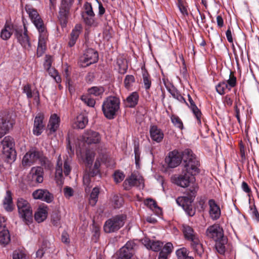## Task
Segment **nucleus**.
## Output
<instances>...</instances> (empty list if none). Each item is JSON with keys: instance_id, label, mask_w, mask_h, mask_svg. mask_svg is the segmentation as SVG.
Returning a JSON list of instances; mask_svg holds the SVG:
<instances>
[{"instance_id": "obj_15", "label": "nucleus", "mask_w": 259, "mask_h": 259, "mask_svg": "<svg viewBox=\"0 0 259 259\" xmlns=\"http://www.w3.org/2000/svg\"><path fill=\"white\" fill-rule=\"evenodd\" d=\"M41 152L35 149H31L24 156L22 159V165L28 167L37 161L41 157Z\"/></svg>"}, {"instance_id": "obj_22", "label": "nucleus", "mask_w": 259, "mask_h": 259, "mask_svg": "<svg viewBox=\"0 0 259 259\" xmlns=\"http://www.w3.org/2000/svg\"><path fill=\"white\" fill-rule=\"evenodd\" d=\"M43 173V169L41 167H33L31 168L28 177L32 182L41 183L44 180Z\"/></svg>"}, {"instance_id": "obj_27", "label": "nucleus", "mask_w": 259, "mask_h": 259, "mask_svg": "<svg viewBox=\"0 0 259 259\" xmlns=\"http://www.w3.org/2000/svg\"><path fill=\"white\" fill-rule=\"evenodd\" d=\"M150 135L152 140L157 143L160 142L164 137L163 133L161 130L155 125L150 127Z\"/></svg>"}, {"instance_id": "obj_17", "label": "nucleus", "mask_w": 259, "mask_h": 259, "mask_svg": "<svg viewBox=\"0 0 259 259\" xmlns=\"http://www.w3.org/2000/svg\"><path fill=\"white\" fill-rule=\"evenodd\" d=\"M3 152L10 159H14L15 156V151L13 149L14 140L10 136L5 137L2 142Z\"/></svg>"}, {"instance_id": "obj_51", "label": "nucleus", "mask_w": 259, "mask_h": 259, "mask_svg": "<svg viewBox=\"0 0 259 259\" xmlns=\"http://www.w3.org/2000/svg\"><path fill=\"white\" fill-rule=\"evenodd\" d=\"M100 166V161L98 159H97L95 162L93 168L89 171L91 172V175L92 177L97 176L99 173V168Z\"/></svg>"}, {"instance_id": "obj_20", "label": "nucleus", "mask_w": 259, "mask_h": 259, "mask_svg": "<svg viewBox=\"0 0 259 259\" xmlns=\"http://www.w3.org/2000/svg\"><path fill=\"white\" fill-rule=\"evenodd\" d=\"M174 181L177 185L185 188L188 187L190 183H193L195 179L194 177L188 175V174H185L182 170V174L175 178Z\"/></svg>"}, {"instance_id": "obj_4", "label": "nucleus", "mask_w": 259, "mask_h": 259, "mask_svg": "<svg viewBox=\"0 0 259 259\" xmlns=\"http://www.w3.org/2000/svg\"><path fill=\"white\" fill-rule=\"evenodd\" d=\"M182 228L185 238L191 241V246L193 251L200 256L203 253V248L193 229L186 224L182 225Z\"/></svg>"}, {"instance_id": "obj_55", "label": "nucleus", "mask_w": 259, "mask_h": 259, "mask_svg": "<svg viewBox=\"0 0 259 259\" xmlns=\"http://www.w3.org/2000/svg\"><path fill=\"white\" fill-rule=\"evenodd\" d=\"M134 152H135V163L137 166L139 165V161L140 160V152L139 147L138 146H135L134 148Z\"/></svg>"}, {"instance_id": "obj_63", "label": "nucleus", "mask_w": 259, "mask_h": 259, "mask_svg": "<svg viewBox=\"0 0 259 259\" xmlns=\"http://www.w3.org/2000/svg\"><path fill=\"white\" fill-rule=\"evenodd\" d=\"M178 7L179 8L180 11L184 15H188V11L187 8L183 5L182 3H179L178 4Z\"/></svg>"}, {"instance_id": "obj_59", "label": "nucleus", "mask_w": 259, "mask_h": 259, "mask_svg": "<svg viewBox=\"0 0 259 259\" xmlns=\"http://www.w3.org/2000/svg\"><path fill=\"white\" fill-rule=\"evenodd\" d=\"M8 230L6 227V219L2 215H0V231Z\"/></svg>"}, {"instance_id": "obj_42", "label": "nucleus", "mask_w": 259, "mask_h": 259, "mask_svg": "<svg viewBox=\"0 0 259 259\" xmlns=\"http://www.w3.org/2000/svg\"><path fill=\"white\" fill-rule=\"evenodd\" d=\"M117 63L119 66V72L121 74L126 72L127 69V64L126 60L118 59Z\"/></svg>"}, {"instance_id": "obj_19", "label": "nucleus", "mask_w": 259, "mask_h": 259, "mask_svg": "<svg viewBox=\"0 0 259 259\" xmlns=\"http://www.w3.org/2000/svg\"><path fill=\"white\" fill-rule=\"evenodd\" d=\"M82 139L88 144H96L100 143L101 137L98 132L88 130L84 132Z\"/></svg>"}, {"instance_id": "obj_43", "label": "nucleus", "mask_w": 259, "mask_h": 259, "mask_svg": "<svg viewBox=\"0 0 259 259\" xmlns=\"http://www.w3.org/2000/svg\"><path fill=\"white\" fill-rule=\"evenodd\" d=\"M40 157L38 160L40 161L41 165L46 168H50L52 166L51 161L44 155L42 152H41Z\"/></svg>"}, {"instance_id": "obj_7", "label": "nucleus", "mask_w": 259, "mask_h": 259, "mask_svg": "<svg viewBox=\"0 0 259 259\" xmlns=\"http://www.w3.org/2000/svg\"><path fill=\"white\" fill-rule=\"evenodd\" d=\"M70 162V157L67 156L66 158L64 157L62 160L60 156L58 157L55 175V177L58 181L61 182L63 177V171L66 176L69 174L71 170Z\"/></svg>"}, {"instance_id": "obj_61", "label": "nucleus", "mask_w": 259, "mask_h": 259, "mask_svg": "<svg viewBox=\"0 0 259 259\" xmlns=\"http://www.w3.org/2000/svg\"><path fill=\"white\" fill-rule=\"evenodd\" d=\"M113 201L116 207H119L122 205L123 200L122 198L118 196H114L113 197Z\"/></svg>"}, {"instance_id": "obj_18", "label": "nucleus", "mask_w": 259, "mask_h": 259, "mask_svg": "<svg viewBox=\"0 0 259 259\" xmlns=\"http://www.w3.org/2000/svg\"><path fill=\"white\" fill-rule=\"evenodd\" d=\"M136 244L133 241H128L119 250V254L117 259H134L133 257V249Z\"/></svg>"}, {"instance_id": "obj_16", "label": "nucleus", "mask_w": 259, "mask_h": 259, "mask_svg": "<svg viewBox=\"0 0 259 259\" xmlns=\"http://www.w3.org/2000/svg\"><path fill=\"white\" fill-rule=\"evenodd\" d=\"M182 158L183 154L182 155L178 150H175L168 153L165 161L169 167L174 168L181 163Z\"/></svg>"}, {"instance_id": "obj_38", "label": "nucleus", "mask_w": 259, "mask_h": 259, "mask_svg": "<svg viewBox=\"0 0 259 259\" xmlns=\"http://www.w3.org/2000/svg\"><path fill=\"white\" fill-rule=\"evenodd\" d=\"M99 192V188L98 187H95L93 189L89 199V203L91 205L94 206L96 204L98 201Z\"/></svg>"}, {"instance_id": "obj_14", "label": "nucleus", "mask_w": 259, "mask_h": 259, "mask_svg": "<svg viewBox=\"0 0 259 259\" xmlns=\"http://www.w3.org/2000/svg\"><path fill=\"white\" fill-rule=\"evenodd\" d=\"M205 235L208 238L212 239L214 241L221 239L224 241V231L219 224H214L209 226L206 230Z\"/></svg>"}, {"instance_id": "obj_3", "label": "nucleus", "mask_w": 259, "mask_h": 259, "mask_svg": "<svg viewBox=\"0 0 259 259\" xmlns=\"http://www.w3.org/2000/svg\"><path fill=\"white\" fill-rule=\"evenodd\" d=\"M120 100L115 96H109L103 101L102 109L104 116L109 119L114 118L120 109Z\"/></svg>"}, {"instance_id": "obj_5", "label": "nucleus", "mask_w": 259, "mask_h": 259, "mask_svg": "<svg viewBox=\"0 0 259 259\" xmlns=\"http://www.w3.org/2000/svg\"><path fill=\"white\" fill-rule=\"evenodd\" d=\"M197 189V186H195L192 189H190V193H188L187 196L179 197L176 199L177 203L182 206L189 216H193L195 213L192 203L195 196Z\"/></svg>"}, {"instance_id": "obj_62", "label": "nucleus", "mask_w": 259, "mask_h": 259, "mask_svg": "<svg viewBox=\"0 0 259 259\" xmlns=\"http://www.w3.org/2000/svg\"><path fill=\"white\" fill-rule=\"evenodd\" d=\"M146 203L151 208H155L157 207L156 202L152 199H147Z\"/></svg>"}, {"instance_id": "obj_52", "label": "nucleus", "mask_w": 259, "mask_h": 259, "mask_svg": "<svg viewBox=\"0 0 259 259\" xmlns=\"http://www.w3.org/2000/svg\"><path fill=\"white\" fill-rule=\"evenodd\" d=\"M135 82V77L132 75H127L125 76L124 83L126 88L128 89Z\"/></svg>"}, {"instance_id": "obj_47", "label": "nucleus", "mask_w": 259, "mask_h": 259, "mask_svg": "<svg viewBox=\"0 0 259 259\" xmlns=\"http://www.w3.org/2000/svg\"><path fill=\"white\" fill-rule=\"evenodd\" d=\"M143 77L144 87L146 90H148L150 89L151 84L150 76L146 71H144L143 72Z\"/></svg>"}, {"instance_id": "obj_49", "label": "nucleus", "mask_w": 259, "mask_h": 259, "mask_svg": "<svg viewBox=\"0 0 259 259\" xmlns=\"http://www.w3.org/2000/svg\"><path fill=\"white\" fill-rule=\"evenodd\" d=\"M95 15H92V16H90V15L81 14L84 23L90 26H92L95 23Z\"/></svg>"}, {"instance_id": "obj_24", "label": "nucleus", "mask_w": 259, "mask_h": 259, "mask_svg": "<svg viewBox=\"0 0 259 259\" xmlns=\"http://www.w3.org/2000/svg\"><path fill=\"white\" fill-rule=\"evenodd\" d=\"M44 115L41 114H37L34 118L33 132L36 136L40 135L44 129L43 123Z\"/></svg>"}, {"instance_id": "obj_35", "label": "nucleus", "mask_w": 259, "mask_h": 259, "mask_svg": "<svg viewBox=\"0 0 259 259\" xmlns=\"http://www.w3.org/2000/svg\"><path fill=\"white\" fill-rule=\"evenodd\" d=\"M188 100L190 104V108L193 111V114L195 115L198 123L201 124V113L200 110L197 108V107L195 104L194 101H193L192 99L190 97L189 95H188Z\"/></svg>"}, {"instance_id": "obj_56", "label": "nucleus", "mask_w": 259, "mask_h": 259, "mask_svg": "<svg viewBox=\"0 0 259 259\" xmlns=\"http://www.w3.org/2000/svg\"><path fill=\"white\" fill-rule=\"evenodd\" d=\"M64 194L65 197L69 198L72 197L74 194V191L72 188L69 187H65L63 190Z\"/></svg>"}, {"instance_id": "obj_21", "label": "nucleus", "mask_w": 259, "mask_h": 259, "mask_svg": "<svg viewBox=\"0 0 259 259\" xmlns=\"http://www.w3.org/2000/svg\"><path fill=\"white\" fill-rule=\"evenodd\" d=\"M32 196L34 199H39L48 203L52 202L53 200V196L47 190L37 189L32 193Z\"/></svg>"}, {"instance_id": "obj_32", "label": "nucleus", "mask_w": 259, "mask_h": 259, "mask_svg": "<svg viewBox=\"0 0 259 259\" xmlns=\"http://www.w3.org/2000/svg\"><path fill=\"white\" fill-rule=\"evenodd\" d=\"M88 123V119L84 114L78 115L73 123V127L77 128L82 129L85 127Z\"/></svg>"}, {"instance_id": "obj_40", "label": "nucleus", "mask_w": 259, "mask_h": 259, "mask_svg": "<svg viewBox=\"0 0 259 259\" xmlns=\"http://www.w3.org/2000/svg\"><path fill=\"white\" fill-rule=\"evenodd\" d=\"M13 33L12 26L11 25H6L5 28L1 31V37L4 40L9 39Z\"/></svg>"}, {"instance_id": "obj_25", "label": "nucleus", "mask_w": 259, "mask_h": 259, "mask_svg": "<svg viewBox=\"0 0 259 259\" xmlns=\"http://www.w3.org/2000/svg\"><path fill=\"white\" fill-rule=\"evenodd\" d=\"M208 204L209 206V215L210 218L213 220L218 219L221 215V209L220 207L212 199L209 200Z\"/></svg>"}, {"instance_id": "obj_1", "label": "nucleus", "mask_w": 259, "mask_h": 259, "mask_svg": "<svg viewBox=\"0 0 259 259\" xmlns=\"http://www.w3.org/2000/svg\"><path fill=\"white\" fill-rule=\"evenodd\" d=\"M26 10L39 32L37 55L39 57L42 55L46 49V43L48 36V32L43 21L37 11L32 8H28Z\"/></svg>"}, {"instance_id": "obj_29", "label": "nucleus", "mask_w": 259, "mask_h": 259, "mask_svg": "<svg viewBox=\"0 0 259 259\" xmlns=\"http://www.w3.org/2000/svg\"><path fill=\"white\" fill-rule=\"evenodd\" d=\"M3 205L4 209L8 212L12 211L14 209L12 193L8 190L6 192V196L4 197Z\"/></svg>"}, {"instance_id": "obj_60", "label": "nucleus", "mask_w": 259, "mask_h": 259, "mask_svg": "<svg viewBox=\"0 0 259 259\" xmlns=\"http://www.w3.org/2000/svg\"><path fill=\"white\" fill-rule=\"evenodd\" d=\"M250 213L254 219H255L257 221H259V213L255 206L251 207Z\"/></svg>"}, {"instance_id": "obj_31", "label": "nucleus", "mask_w": 259, "mask_h": 259, "mask_svg": "<svg viewBox=\"0 0 259 259\" xmlns=\"http://www.w3.org/2000/svg\"><path fill=\"white\" fill-rule=\"evenodd\" d=\"M60 118L57 114H54L51 115L48 128L50 131V133H54L57 131L59 126Z\"/></svg>"}, {"instance_id": "obj_46", "label": "nucleus", "mask_w": 259, "mask_h": 259, "mask_svg": "<svg viewBox=\"0 0 259 259\" xmlns=\"http://www.w3.org/2000/svg\"><path fill=\"white\" fill-rule=\"evenodd\" d=\"M215 241V248L217 251L221 254H224L225 252V247L224 245L225 240L224 239V241H223L222 239H221Z\"/></svg>"}, {"instance_id": "obj_50", "label": "nucleus", "mask_w": 259, "mask_h": 259, "mask_svg": "<svg viewBox=\"0 0 259 259\" xmlns=\"http://www.w3.org/2000/svg\"><path fill=\"white\" fill-rule=\"evenodd\" d=\"M81 100L88 106L93 107L95 104V100L88 96H82Z\"/></svg>"}, {"instance_id": "obj_10", "label": "nucleus", "mask_w": 259, "mask_h": 259, "mask_svg": "<svg viewBox=\"0 0 259 259\" xmlns=\"http://www.w3.org/2000/svg\"><path fill=\"white\" fill-rule=\"evenodd\" d=\"M229 78L226 81L220 82L216 85L217 92L220 95L225 94L226 90L230 91L232 88L234 87L236 84V78L232 71L229 70Z\"/></svg>"}, {"instance_id": "obj_12", "label": "nucleus", "mask_w": 259, "mask_h": 259, "mask_svg": "<svg viewBox=\"0 0 259 259\" xmlns=\"http://www.w3.org/2000/svg\"><path fill=\"white\" fill-rule=\"evenodd\" d=\"M73 0H62L60 8L58 19L62 25L65 26L67 22V19L69 14L70 8Z\"/></svg>"}, {"instance_id": "obj_11", "label": "nucleus", "mask_w": 259, "mask_h": 259, "mask_svg": "<svg viewBox=\"0 0 259 259\" xmlns=\"http://www.w3.org/2000/svg\"><path fill=\"white\" fill-rule=\"evenodd\" d=\"M98 60V54L97 52L92 49H88L80 58V65L85 67L97 62Z\"/></svg>"}, {"instance_id": "obj_26", "label": "nucleus", "mask_w": 259, "mask_h": 259, "mask_svg": "<svg viewBox=\"0 0 259 259\" xmlns=\"http://www.w3.org/2000/svg\"><path fill=\"white\" fill-rule=\"evenodd\" d=\"M82 30V26L80 24H77L72 30L70 33V36L68 42V45L70 47H73Z\"/></svg>"}, {"instance_id": "obj_9", "label": "nucleus", "mask_w": 259, "mask_h": 259, "mask_svg": "<svg viewBox=\"0 0 259 259\" xmlns=\"http://www.w3.org/2000/svg\"><path fill=\"white\" fill-rule=\"evenodd\" d=\"M15 35L18 41L26 50L29 51L31 48L30 38L27 34V30L24 26L23 29H17L15 30Z\"/></svg>"}, {"instance_id": "obj_2", "label": "nucleus", "mask_w": 259, "mask_h": 259, "mask_svg": "<svg viewBox=\"0 0 259 259\" xmlns=\"http://www.w3.org/2000/svg\"><path fill=\"white\" fill-rule=\"evenodd\" d=\"M183 172L194 177L200 172L199 161L191 150H185L183 152Z\"/></svg>"}, {"instance_id": "obj_57", "label": "nucleus", "mask_w": 259, "mask_h": 259, "mask_svg": "<svg viewBox=\"0 0 259 259\" xmlns=\"http://www.w3.org/2000/svg\"><path fill=\"white\" fill-rule=\"evenodd\" d=\"M124 178V175L122 172L116 171L114 173V178L116 183L121 182L123 180Z\"/></svg>"}, {"instance_id": "obj_44", "label": "nucleus", "mask_w": 259, "mask_h": 259, "mask_svg": "<svg viewBox=\"0 0 259 259\" xmlns=\"http://www.w3.org/2000/svg\"><path fill=\"white\" fill-rule=\"evenodd\" d=\"M28 256L21 250H16L13 252V259H29Z\"/></svg>"}, {"instance_id": "obj_39", "label": "nucleus", "mask_w": 259, "mask_h": 259, "mask_svg": "<svg viewBox=\"0 0 259 259\" xmlns=\"http://www.w3.org/2000/svg\"><path fill=\"white\" fill-rule=\"evenodd\" d=\"M176 254L178 259H194L189 255V251L185 248H182L177 250Z\"/></svg>"}, {"instance_id": "obj_64", "label": "nucleus", "mask_w": 259, "mask_h": 259, "mask_svg": "<svg viewBox=\"0 0 259 259\" xmlns=\"http://www.w3.org/2000/svg\"><path fill=\"white\" fill-rule=\"evenodd\" d=\"M61 240L63 243H69L70 240L69 238V235L66 232H64L62 233V236H61Z\"/></svg>"}, {"instance_id": "obj_58", "label": "nucleus", "mask_w": 259, "mask_h": 259, "mask_svg": "<svg viewBox=\"0 0 259 259\" xmlns=\"http://www.w3.org/2000/svg\"><path fill=\"white\" fill-rule=\"evenodd\" d=\"M172 244L170 242H168L163 246L161 250L169 254L172 251Z\"/></svg>"}, {"instance_id": "obj_37", "label": "nucleus", "mask_w": 259, "mask_h": 259, "mask_svg": "<svg viewBox=\"0 0 259 259\" xmlns=\"http://www.w3.org/2000/svg\"><path fill=\"white\" fill-rule=\"evenodd\" d=\"M95 153L93 151L88 150L86 151L83 162L86 166L91 167L94 159Z\"/></svg>"}, {"instance_id": "obj_34", "label": "nucleus", "mask_w": 259, "mask_h": 259, "mask_svg": "<svg viewBox=\"0 0 259 259\" xmlns=\"http://www.w3.org/2000/svg\"><path fill=\"white\" fill-rule=\"evenodd\" d=\"M145 245L148 249H151L154 251L160 250L162 246L163 243L160 241H154L151 240H144Z\"/></svg>"}, {"instance_id": "obj_33", "label": "nucleus", "mask_w": 259, "mask_h": 259, "mask_svg": "<svg viewBox=\"0 0 259 259\" xmlns=\"http://www.w3.org/2000/svg\"><path fill=\"white\" fill-rule=\"evenodd\" d=\"M139 98L137 92H134L131 93L126 99L127 106L131 108L135 107L138 103Z\"/></svg>"}, {"instance_id": "obj_41", "label": "nucleus", "mask_w": 259, "mask_h": 259, "mask_svg": "<svg viewBox=\"0 0 259 259\" xmlns=\"http://www.w3.org/2000/svg\"><path fill=\"white\" fill-rule=\"evenodd\" d=\"M10 241V235L8 230L0 231V243L2 244H7Z\"/></svg>"}, {"instance_id": "obj_45", "label": "nucleus", "mask_w": 259, "mask_h": 259, "mask_svg": "<svg viewBox=\"0 0 259 259\" xmlns=\"http://www.w3.org/2000/svg\"><path fill=\"white\" fill-rule=\"evenodd\" d=\"M104 92V90L102 87H93L88 90V93L90 95H93L95 96H99L102 94Z\"/></svg>"}, {"instance_id": "obj_8", "label": "nucleus", "mask_w": 259, "mask_h": 259, "mask_svg": "<svg viewBox=\"0 0 259 259\" xmlns=\"http://www.w3.org/2000/svg\"><path fill=\"white\" fill-rule=\"evenodd\" d=\"M125 217L123 215H116L108 220L104 226L106 233H111L119 230L124 224Z\"/></svg>"}, {"instance_id": "obj_54", "label": "nucleus", "mask_w": 259, "mask_h": 259, "mask_svg": "<svg viewBox=\"0 0 259 259\" xmlns=\"http://www.w3.org/2000/svg\"><path fill=\"white\" fill-rule=\"evenodd\" d=\"M171 120L176 127L180 129L183 128V123L181 120L178 116L172 115L171 117Z\"/></svg>"}, {"instance_id": "obj_48", "label": "nucleus", "mask_w": 259, "mask_h": 259, "mask_svg": "<svg viewBox=\"0 0 259 259\" xmlns=\"http://www.w3.org/2000/svg\"><path fill=\"white\" fill-rule=\"evenodd\" d=\"M83 7L84 11L82 12L81 14L90 15V16H92V15H95L91 3L88 2L85 3Z\"/></svg>"}, {"instance_id": "obj_6", "label": "nucleus", "mask_w": 259, "mask_h": 259, "mask_svg": "<svg viewBox=\"0 0 259 259\" xmlns=\"http://www.w3.org/2000/svg\"><path fill=\"white\" fill-rule=\"evenodd\" d=\"M18 211L21 217L26 224L32 221V210L29 202L22 198H18L17 203Z\"/></svg>"}, {"instance_id": "obj_30", "label": "nucleus", "mask_w": 259, "mask_h": 259, "mask_svg": "<svg viewBox=\"0 0 259 259\" xmlns=\"http://www.w3.org/2000/svg\"><path fill=\"white\" fill-rule=\"evenodd\" d=\"M48 215V208L46 206H39L34 214V219L38 223L44 221Z\"/></svg>"}, {"instance_id": "obj_13", "label": "nucleus", "mask_w": 259, "mask_h": 259, "mask_svg": "<svg viewBox=\"0 0 259 259\" xmlns=\"http://www.w3.org/2000/svg\"><path fill=\"white\" fill-rule=\"evenodd\" d=\"M144 186L142 177L136 173L132 174L123 183L124 188L126 190H129L133 187H137L141 189L144 188Z\"/></svg>"}, {"instance_id": "obj_28", "label": "nucleus", "mask_w": 259, "mask_h": 259, "mask_svg": "<svg viewBox=\"0 0 259 259\" xmlns=\"http://www.w3.org/2000/svg\"><path fill=\"white\" fill-rule=\"evenodd\" d=\"M23 93L26 95L27 98L30 99L33 97L34 100L36 102L39 101V95L38 91L36 89L32 91L29 84H26L23 86Z\"/></svg>"}, {"instance_id": "obj_53", "label": "nucleus", "mask_w": 259, "mask_h": 259, "mask_svg": "<svg viewBox=\"0 0 259 259\" xmlns=\"http://www.w3.org/2000/svg\"><path fill=\"white\" fill-rule=\"evenodd\" d=\"M169 92L174 98L177 99L180 102H186L184 98L176 90L174 89L169 90Z\"/></svg>"}, {"instance_id": "obj_23", "label": "nucleus", "mask_w": 259, "mask_h": 259, "mask_svg": "<svg viewBox=\"0 0 259 259\" xmlns=\"http://www.w3.org/2000/svg\"><path fill=\"white\" fill-rule=\"evenodd\" d=\"M14 124L13 120L8 115H0V128L6 134Z\"/></svg>"}, {"instance_id": "obj_36", "label": "nucleus", "mask_w": 259, "mask_h": 259, "mask_svg": "<svg viewBox=\"0 0 259 259\" xmlns=\"http://www.w3.org/2000/svg\"><path fill=\"white\" fill-rule=\"evenodd\" d=\"M91 177H93L90 172H87L83 177V183L86 192H89L90 188L92 187Z\"/></svg>"}]
</instances>
